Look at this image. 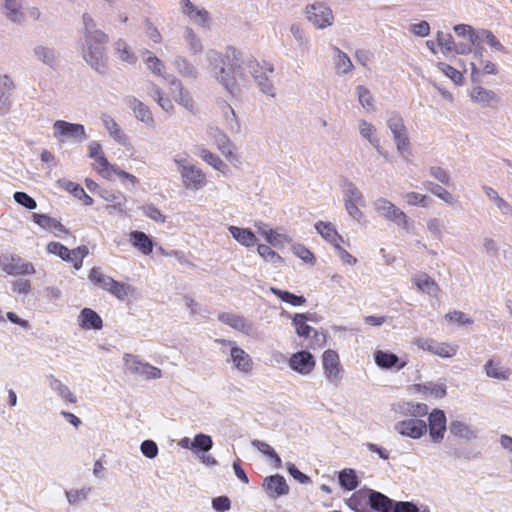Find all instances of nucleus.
Masks as SVG:
<instances>
[{
	"label": "nucleus",
	"instance_id": "obj_24",
	"mask_svg": "<svg viewBox=\"0 0 512 512\" xmlns=\"http://www.w3.org/2000/svg\"><path fill=\"white\" fill-rule=\"evenodd\" d=\"M471 100L482 107H495L500 102V97L492 90L481 86L474 87L470 92Z\"/></svg>",
	"mask_w": 512,
	"mask_h": 512
},
{
	"label": "nucleus",
	"instance_id": "obj_25",
	"mask_svg": "<svg viewBox=\"0 0 512 512\" xmlns=\"http://www.w3.org/2000/svg\"><path fill=\"white\" fill-rule=\"evenodd\" d=\"M33 55L36 60L48 66L49 68H56L58 63V53L54 48L43 44H37L33 48Z\"/></svg>",
	"mask_w": 512,
	"mask_h": 512
},
{
	"label": "nucleus",
	"instance_id": "obj_52",
	"mask_svg": "<svg viewBox=\"0 0 512 512\" xmlns=\"http://www.w3.org/2000/svg\"><path fill=\"white\" fill-rule=\"evenodd\" d=\"M89 279L92 283L98 285L104 290L109 292L114 279L110 276L104 275L98 268H92L89 274Z\"/></svg>",
	"mask_w": 512,
	"mask_h": 512
},
{
	"label": "nucleus",
	"instance_id": "obj_47",
	"mask_svg": "<svg viewBox=\"0 0 512 512\" xmlns=\"http://www.w3.org/2000/svg\"><path fill=\"white\" fill-rule=\"evenodd\" d=\"M338 481L340 486L348 491L355 490L359 484L355 470L350 468L343 469L339 472Z\"/></svg>",
	"mask_w": 512,
	"mask_h": 512
},
{
	"label": "nucleus",
	"instance_id": "obj_43",
	"mask_svg": "<svg viewBox=\"0 0 512 512\" xmlns=\"http://www.w3.org/2000/svg\"><path fill=\"white\" fill-rule=\"evenodd\" d=\"M197 155L207 164L211 165L215 170L221 173L227 172L228 166L222 161V159L217 154L212 153L211 151L204 147H199Z\"/></svg>",
	"mask_w": 512,
	"mask_h": 512
},
{
	"label": "nucleus",
	"instance_id": "obj_48",
	"mask_svg": "<svg viewBox=\"0 0 512 512\" xmlns=\"http://www.w3.org/2000/svg\"><path fill=\"white\" fill-rule=\"evenodd\" d=\"M270 292L277 296L281 301L292 306H302L306 303V298L302 295H295L289 291L281 290L276 287H270Z\"/></svg>",
	"mask_w": 512,
	"mask_h": 512
},
{
	"label": "nucleus",
	"instance_id": "obj_34",
	"mask_svg": "<svg viewBox=\"0 0 512 512\" xmlns=\"http://www.w3.org/2000/svg\"><path fill=\"white\" fill-rule=\"evenodd\" d=\"M487 377L507 381L510 379L511 370L501 366L500 362L489 359L483 366Z\"/></svg>",
	"mask_w": 512,
	"mask_h": 512
},
{
	"label": "nucleus",
	"instance_id": "obj_28",
	"mask_svg": "<svg viewBox=\"0 0 512 512\" xmlns=\"http://www.w3.org/2000/svg\"><path fill=\"white\" fill-rule=\"evenodd\" d=\"M368 502L369 508L376 512H392L393 510L394 500L373 489H370Z\"/></svg>",
	"mask_w": 512,
	"mask_h": 512
},
{
	"label": "nucleus",
	"instance_id": "obj_18",
	"mask_svg": "<svg viewBox=\"0 0 512 512\" xmlns=\"http://www.w3.org/2000/svg\"><path fill=\"white\" fill-rule=\"evenodd\" d=\"M395 430L402 436L419 439L427 432V424L421 419H408L397 422Z\"/></svg>",
	"mask_w": 512,
	"mask_h": 512
},
{
	"label": "nucleus",
	"instance_id": "obj_38",
	"mask_svg": "<svg viewBox=\"0 0 512 512\" xmlns=\"http://www.w3.org/2000/svg\"><path fill=\"white\" fill-rule=\"evenodd\" d=\"M176 71L184 78L195 80L198 77L197 68L185 57L177 56L172 62Z\"/></svg>",
	"mask_w": 512,
	"mask_h": 512
},
{
	"label": "nucleus",
	"instance_id": "obj_35",
	"mask_svg": "<svg viewBox=\"0 0 512 512\" xmlns=\"http://www.w3.org/2000/svg\"><path fill=\"white\" fill-rule=\"evenodd\" d=\"M219 320L231 328L246 334L251 330V324L243 316L237 314L222 313L219 315Z\"/></svg>",
	"mask_w": 512,
	"mask_h": 512
},
{
	"label": "nucleus",
	"instance_id": "obj_59",
	"mask_svg": "<svg viewBox=\"0 0 512 512\" xmlns=\"http://www.w3.org/2000/svg\"><path fill=\"white\" fill-rule=\"evenodd\" d=\"M115 49L118 54V58L124 62L129 64H135L137 61V57L135 54L129 51L126 42L122 39H119L115 42Z\"/></svg>",
	"mask_w": 512,
	"mask_h": 512
},
{
	"label": "nucleus",
	"instance_id": "obj_54",
	"mask_svg": "<svg viewBox=\"0 0 512 512\" xmlns=\"http://www.w3.org/2000/svg\"><path fill=\"white\" fill-rule=\"evenodd\" d=\"M184 39L188 45L191 54L196 55L202 52L203 46L200 39L196 36L193 29L186 27L184 31Z\"/></svg>",
	"mask_w": 512,
	"mask_h": 512
},
{
	"label": "nucleus",
	"instance_id": "obj_46",
	"mask_svg": "<svg viewBox=\"0 0 512 512\" xmlns=\"http://www.w3.org/2000/svg\"><path fill=\"white\" fill-rule=\"evenodd\" d=\"M375 127L366 120L359 121V133L360 135L369 141V143L377 150L381 152L380 140L375 136Z\"/></svg>",
	"mask_w": 512,
	"mask_h": 512
},
{
	"label": "nucleus",
	"instance_id": "obj_5",
	"mask_svg": "<svg viewBox=\"0 0 512 512\" xmlns=\"http://www.w3.org/2000/svg\"><path fill=\"white\" fill-rule=\"evenodd\" d=\"M54 137L60 143H82L87 139L85 127L82 124L57 120L53 124Z\"/></svg>",
	"mask_w": 512,
	"mask_h": 512
},
{
	"label": "nucleus",
	"instance_id": "obj_51",
	"mask_svg": "<svg viewBox=\"0 0 512 512\" xmlns=\"http://www.w3.org/2000/svg\"><path fill=\"white\" fill-rule=\"evenodd\" d=\"M424 188L447 204H452L454 201L453 195L448 190L434 182H425Z\"/></svg>",
	"mask_w": 512,
	"mask_h": 512
},
{
	"label": "nucleus",
	"instance_id": "obj_9",
	"mask_svg": "<svg viewBox=\"0 0 512 512\" xmlns=\"http://www.w3.org/2000/svg\"><path fill=\"white\" fill-rule=\"evenodd\" d=\"M387 127L393 135L397 151L403 155L408 151L410 145L403 118L398 113H392L387 120Z\"/></svg>",
	"mask_w": 512,
	"mask_h": 512
},
{
	"label": "nucleus",
	"instance_id": "obj_37",
	"mask_svg": "<svg viewBox=\"0 0 512 512\" xmlns=\"http://www.w3.org/2000/svg\"><path fill=\"white\" fill-rule=\"evenodd\" d=\"M316 231L329 243H331L334 247H336L339 242H343V238L338 234L335 227L330 222L318 221L315 224Z\"/></svg>",
	"mask_w": 512,
	"mask_h": 512
},
{
	"label": "nucleus",
	"instance_id": "obj_53",
	"mask_svg": "<svg viewBox=\"0 0 512 512\" xmlns=\"http://www.w3.org/2000/svg\"><path fill=\"white\" fill-rule=\"evenodd\" d=\"M392 512H431L427 505L418 506L411 501H395Z\"/></svg>",
	"mask_w": 512,
	"mask_h": 512
},
{
	"label": "nucleus",
	"instance_id": "obj_31",
	"mask_svg": "<svg viewBox=\"0 0 512 512\" xmlns=\"http://www.w3.org/2000/svg\"><path fill=\"white\" fill-rule=\"evenodd\" d=\"M396 411L404 416L417 419L428 414V406L424 403L401 401L397 404Z\"/></svg>",
	"mask_w": 512,
	"mask_h": 512
},
{
	"label": "nucleus",
	"instance_id": "obj_44",
	"mask_svg": "<svg viewBox=\"0 0 512 512\" xmlns=\"http://www.w3.org/2000/svg\"><path fill=\"white\" fill-rule=\"evenodd\" d=\"M483 41L487 42L491 48L500 52H505V47L490 30L479 29L476 31V34H473V44H477Z\"/></svg>",
	"mask_w": 512,
	"mask_h": 512
},
{
	"label": "nucleus",
	"instance_id": "obj_41",
	"mask_svg": "<svg viewBox=\"0 0 512 512\" xmlns=\"http://www.w3.org/2000/svg\"><path fill=\"white\" fill-rule=\"evenodd\" d=\"M101 120L109 135L117 143L125 145L127 142V136L121 130L120 126L116 123V121L107 114L102 115Z\"/></svg>",
	"mask_w": 512,
	"mask_h": 512
},
{
	"label": "nucleus",
	"instance_id": "obj_45",
	"mask_svg": "<svg viewBox=\"0 0 512 512\" xmlns=\"http://www.w3.org/2000/svg\"><path fill=\"white\" fill-rule=\"evenodd\" d=\"M449 431L454 436L465 438V439H473L476 438V431L469 424L459 421L453 420L450 422Z\"/></svg>",
	"mask_w": 512,
	"mask_h": 512
},
{
	"label": "nucleus",
	"instance_id": "obj_27",
	"mask_svg": "<svg viewBox=\"0 0 512 512\" xmlns=\"http://www.w3.org/2000/svg\"><path fill=\"white\" fill-rule=\"evenodd\" d=\"M374 361L378 367L381 369H391L396 367L397 370L403 369L407 362H400L399 357L392 352H385L382 350H378L374 353Z\"/></svg>",
	"mask_w": 512,
	"mask_h": 512
},
{
	"label": "nucleus",
	"instance_id": "obj_7",
	"mask_svg": "<svg viewBox=\"0 0 512 512\" xmlns=\"http://www.w3.org/2000/svg\"><path fill=\"white\" fill-rule=\"evenodd\" d=\"M308 21L317 29L330 27L334 22L332 9L324 2L309 4L305 9Z\"/></svg>",
	"mask_w": 512,
	"mask_h": 512
},
{
	"label": "nucleus",
	"instance_id": "obj_11",
	"mask_svg": "<svg viewBox=\"0 0 512 512\" xmlns=\"http://www.w3.org/2000/svg\"><path fill=\"white\" fill-rule=\"evenodd\" d=\"M414 343L419 349L429 351L430 353L442 358H451L458 351V346L445 342H438L432 338H417Z\"/></svg>",
	"mask_w": 512,
	"mask_h": 512
},
{
	"label": "nucleus",
	"instance_id": "obj_64",
	"mask_svg": "<svg viewBox=\"0 0 512 512\" xmlns=\"http://www.w3.org/2000/svg\"><path fill=\"white\" fill-rule=\"evenodd\" d=\"M14 201L23 206L24 208L28 210H34L37 208V202L36 200L28 195L26 192L17 191L13 195Z\"/></svg>",
	"mask_w": 512,
	"mask_h": 512
},
{
	"label": "nucleus",
	"instance_id": "obj_12",
	"mask_svg": "<svg viewBox=\"0 0 512 512\" xmlns=\"http://www.w3.org/2000/svg\"><path fill=\"white\" fill-rule=\"evenodd\" d=\"M165 80L170 85L172 93L177 92V94L174 95V100L186 110L195 114L196 106L193 97L189 91L183 87L182 82L174 75H166Z\"/></svg>",
	"mask_w": 512,
	"mask_h": 512
},
{
	"label": "nucleus",
	"instance_id": "obj_56",
	"mask_svg": "<svg viewBox=\"0 0 512 512\" xmlns=\"http://www.w3.org/2000/svg\"><path fill=\"white\" fill-rule=\"evenodd\" d=\"M356 90L359 103L362 107L367 111H374V98L369 89L363 85H358Z\"/></svg>",
	"mask_w": 512,
	"mask_h": 512
},
{
	"label": "nucleus",
	"instance_id": "obj_26",
	"mask_svg": "<svg viewBox=\"0 0 512 512\" xmlns=\"http://www.w3.org/2000/svg\"><path fill=\"white\" fill-rule=\"evenodd\" d=\"M46 381L48 383L49 388L56 392L58 396L63 399L65 402L75 404L77 403V397L70 390V388L65 385L60 379H58L53 374H49L46 376Z\"/></svg>",
	"mask_w": 512,
	"mask_h": 512
},
{
	"label": "nucleus",
	"instance_id": "obj_49",
	"mask_svg": "<svg viewBox=\"0 0 512 512\" xmlns=\"http://www.w3.org/2000/svg\"><path fill=\"white\" fill-rule=\"evenodd\" d=\"M307 321H313V319L303 313L295 314L292 319L293 325L296 328V333L301 337H308L312 331V327L307 324Z\"/></svg>",
	"mask_w": 512,
	"mask_h": 512
},
{
	"label": "nucleus",
	"instance_id": "obj_10",
	"mask_svg": "<svg viewBox=\"0 0 512 512\" xmlns=\"http://www.w3.org/2000/svg\"><path fill=\"white\" fill-rule=\"evenodd\" d=\"M124 363L130 373L140 376L146 380L158 379L162 376V372L159 368L152 366L147 362H143L136 355L125 354Z\"/></svg>",
	"mask_w": 512,
	"mask_h": 512
},
{
	"label": "nucleus",
	"instance_id": "obj_50",
	"mask_svg": "<svg viewBox=\"0 0 512 512\" xmlns=\"http://www.w3.org/2000/svg\"><path fill=\"white\" fill-rule=\"evenodd\" d=\"M417 391L423 392L425 394H430L433 397L440 399L446 395V386L445 384H438L433 382H428L424 384L415 385Z\"/></svg>",
	"mask_w": 512,
	"mask_h": 512
},
{
	"label": "nucleus",
	"instance_id": "obj_61",
	"mask_svg": "<svg viewBox=\"0 0 512 512\" xmlns=\"http://www.w3.org/2000/svg\"><path fill=\"white\" fill-rule=\"evenodd\" d=\"M258 254L264 258L266 261L273 263L274 265H278L283 262L282 257L272 250L268 245L259 244L257 247Z\"/></svg>",
	"mask_w": 512,
	"mask_h": 512
},
{
	"label": "nucleus",
	"instance_id": "obj_8",
	"mask_svg": "<svg viewBox=\"0 0 512 512\" xmlns=\"http://www.w3.org/2000/svg\"><path fill=\"white\" fill-rule=\"evenodd\" d=\"M222 348L230 347L228 362H232L234 367L241 373L249 374L253 369V360L251 356L242 348L237 346L236 342L226 339L218 340Z\"/></svg>",
	"mask_w": 512,
	"mask_h": 512
},
{
	"label": "nucleus",
	"instance_id": "obj_1",
	"mask_svg": "<svg viewBox=\"0 0 512 512\" xmlns=\"http://www.w3.org/2000/svg\"><path fill=\"white\" fill-rule=\"evenodd\" d=\"M83 22V46L82 56L85 62L97 73L105 74L107 71L106 45L109 36L97 25L88 13L82 16Z\"/></svg>",
	"mask_w": 512,
	"mask_h": 512
},
{
	"label": "nucleus",
	"instance_id": "obj_29",
	"mask_svg": "<svg viewBox=\"0 0 512 512\" xmlns=\"http://www.w3.org/2000/svg\"><path fill=\"white\" fill-rule=\"evenodd\" d=\"M101 198L110 203L107 209H113L119 213H125V204L127 199L123 193L113 189H101L99 192Z\"/></svg>",
	"mask_w": 512,
	"mask_h": 512
},
{
	"label": "nucleus",
	"instance_id": "obj_3",
	"mask_svg": "<svg viewBox=\"0 0 512 512\" xmlns=\"http://www.w3.org/2000/svg\"><path fill=\"white\" fill-rule=\"evenodd\" d=\"M373 207L378 215L385 220L393 222L406 231L410 230L412 224L408 216L388 199L383 197L376 199L373 202Z\"/></svg>",
	"mask_w": 512,
	"mask_h": 512
},
{
	"label": "nucleus",
	"instance_id": "obj_60",
	"mask_svg": "<svg viewBox=\"0 0 512 512\" xmlns=\"http://www.w3.org/2000/svg\"><path fill=\"white\" fill-rule=\"evenodd\" d=\"M47 251L51 254L59 256L64 261H72V250L59 242H50L47 245Z\"/></svg>",
	"mask_w": 512,
	"mask_h": 512
},
{
	"label": "nucleus",
	"instance_id": "obj_30",
	"mask_svg": "<svg viewBox=\"0 0 512 512\" xmlns=\"http://www.w3.org/2000/svg\"><path fill=\"white\" fill-rule=\"evenodd\" d=\"M78 320L80 327L83 329L100 330L103 327V321L99 314L90 308H83Z\"/></svg>",
	"mask_w": 512,
	"mask_h": 512
},
{
	"label": "nucleus",
	"instance_id": "obj_58",
	"mask_svg": "<svg viewBox=\"0 0 512 512\" xmlns=\"http://www.w3.org/2000/svg\"><path fill=\"white\" fill-rule=\"evenodd\" d=\"M133 290L131 285L114 280L109 292L117 299L123 301L132 294Z\"/></svg>",
	"mask_w": 512,
	"mask_h": 512
},
{
	"label": "nucleus",
	"instance_id": "obj_22",
	"mask_svg": "<svg viewBox=\"0 0 512 512\" xmlns=\"http://www.w3.org/2000/svg\"><path fill=\"white\" fill-rule=\"evenodd\" d=\"M15 83L8 74L0 76V113L6 114L11 107V96Z\"/></svg>",
	"mask_w": 512,
	"mask_h": 512
},
{
	"label": "nucleus",
	"instance_id": "obj_16",
	"mask_svg": "<svg viewBox=\"0 0 512 512\" xmlns=\"http://www.w3.org/2000/svg\"><path fill=\"white\" fill-rule=\"evenodd\" d=\"M180 10L193 23L208 28L210 25V14L204 8H198L190 0H180Z\"/></svg>",
	"mask_w": 512,
	"mask_h": 512
},
{
	"label": "nucleus",
	"instance_id": "obj_62",
	"mask_svg": "<svg viewBox=\"0 0 512 512\" xmlns=\"http://www.w3.org/2000/svg\"><path fill=\"white\" fill-rule=\"evenodd\" d=\"M90 492H91L90 487H84L82 489H73V490L66 491L65 494H66L68 502L71 505H74V504H78V503L86 500L88 495L90 494Z\"/></svg>",
	"mask_w": 512,
	"mask_h": 512
},
{
	"label": "nucleus",
	"instance_id": "obj_19",
	"mask_svg": "<svg viewBox=\"0 0 512 512\" xmlns=\"http://www.w3.org/2000/svg\"><path fill=\"white\" fill-rule=\"evenodd\" d=\"M214 142L223 156L232 164L240 163V157L236 153L234 143L228 138L226 134L218 129L213 133Z\"/></svg>",
	"mask_w": 512,
	"mask_h": 512
},
{
	"label": "nucleus",
	"instance_id": "obj_21",
	"mask_svg": "<svg viewBox=\"0 0 512 512\" xmlns=\"http://www.w3.org/2000/svg\"><path fill=\"white\" fill-rule=\"evenodd\" d=\"M2 13L14 24L22 25L25 22L22 0H2Z\"/></svg>",
	"mask_w": 512,
	"mask_h": 512
},
{
	"label": "nucleus",
	"instance_id": "obj_20",
	"mask_svg": "<svg viewBox=\"0 0 512 512\" xmlns=\"http://www.w3.org/2000/svg\"><path fill=\"white\" fill-rule=\"evenodd\" d=\"M289 366L302 375H308L315 367V360L310 352L299 351L290 357Z\"/></svg>",
	"mask_w": 512,
	"mask_h": 512
},
{
	"label": "nucleus",
	"instance_id": "obj_17",
	"mask_svg": "<svg viewBox=\"0 0 512 512\" xmlns=\"http://www.w3.org/2000/svg\"><path fill=\"white\" fill-rule=\"evenodd\" d=\"M262 488L271 499H276L289 493L286 479L280 474L265 477Z\"/></svg>",
	"mask_w": 512,
	"mask_h": 512
},
{
	"label": "nucleus",
	"instance_id": "obj_55",
	"mask_svg": "<svg viewBox=\"0 0 512 512\" xmlns=\"http://www.w3.org/2000/svg\"><path fill=\"white\" fill-rule=\"evenodd\" d=\"M213 447V440L211 436L198 433L195 435L193 439V451L197 453V451H201L203 453L208 452Z\"/></svg>",
	"mask_w": 512,
	"mask_h": 512
},
{
	"label": "nucleus",
	"instance_id": "obj_2",
	"mask_svg": "<svg viewBox=\"0 0 512 512\" xmlns=\"http://www.w3.org/2000/svg\"><path fill=\"white\" fill-rule=\"evenodd\" d=\"M241 53L234 47H227L224 54L210 49L206 59L215 79L230 93L236 88V75L241 68Z\"/></svg>",
	"mask_w": 512,
	"mask_h": 512
},
{
	"label": "nucleus",
	"instance_id": "obj_6",
	"mask_svg": "<svg viewBox=\"0 0 512 512\" xmlns=\"http://www.w3.org/2000/svg\"><path fill=\"white\" fill-rule=\"evenodd\" d=\"M0 267L8 275L12 276H26L36 272L31 262L12 253H6L0 256Z\"/></svg>",
	"mask_w": 512,
	"mask_h": 512
},
{
	"label": "nucleus",
	"instance_id": "obj_40",
	"mask_svg": "<svg viewBox=\"0 0 512 512\" xmlns=\"http://www.w3.org/2000/svg\"><path fill=\"white\" fill-rule=\"evenodd\" d=\"M343 195H344V204L345 203H359L360 206L365 204L364 196L362 192L357 188V186L345 179L342 183Z\"/></svg>",
	"mask_w": 512,
	"mask_h": 512
},
{
	"label": "nucleus",
	"instance_id": "obj_36",
	"mask_svg": "<svg viewBox=\"0 0 512 512\" xmlns=\"http://www.w3.org/2000/svg\"><path fill=\"white\" fill-rule=\"evenodd\" d=\"M412 280L417 288L423 293L431 296H437V293L439 292V286L428 274H417L413 277Z\"/></svg>",
	"mask_w": 512,
	"mask_h": 512
},
{
	"label": "nucleus",
	"instance_id": "obj_4",
	"mask_svg": "<svg viewBox=\"0 0 512 512\" xmlns=\"http://www.w3.org/2000/svg\"><path fill=\"white\" fill-rule=\"evenodd\" d=\"M247 67L260 91L271 98H274L276 96V89L269 78V75L274 72L273 65L267 62L260 65L256 60L250 59L247 62Z\"/></svg>",
	"mask_w": 512,
	"mask_h": 512
},
{
	"label": "nucleus",
	"instance_id": "obj_23",
	"mask_svg": "<svg viewBox=\"0 0 512 512\" xmlns=\"http://www.w3.org/2000/svg\"><path fill=\"white\" fill-rule=\"evenodd\" d=\"M125 102L139 121L145 123L148 126H153L154 118L147 105H145L134 96L126 97Z\"/></svg>",
	"mask_w": 512,
	"mask_h": 512
},
{
	"label": "nucleus",
	"instance_id": "obj_14",
	"mask_svg": "<svg viewBox=\"0 0 512 512\" xmlns=\"http://www.w3.org/2000/svg\"><path fill=\"white\" fill-rule=\"evenodd\" d=\"M179 173L183 186L188 190L198 191L207 184L205 173L195 165L183 167V169L179 170Z\"/></svg>",
	"mask_w": 512,
	"mask_h": 512
},
{
	"label": "nucleus",
	"instance_id": "obj_42",
	"mask_svg": "<svg viewBox=\"0 0 512 512\" xmlns=\"http://www.w3.org/2000/svg\"><path fill=\"white\" fill-rule=\"evenodd\" d=\"M130 239L133 246L140 250L144 255H148L153 251V242L151 238L142 231H132Z\"/></svg>",
	"mask_w": 512,
	"mask_h": 512
},
{
	"label": "nucleus",
	"instance_id": "obj_63",
	"mask_svg": "<svg viewBox=\"0 0 512 512\" xmlns=\"http://www.w3.org/2000/svg\"><path fill=\"white\" fill-rule=\"evenodd\" d=\"M404 198L406 203L410 206L428 207L431 202L428 196L417 192H408L405 194Z\"/></svg>",
	"mask_w": 512,
	"mask_h": 512
},
{
	"label": "nucleus",
	"instance_id": "obj_15",
	"mask_svg": "<svg viewBox=\"0 0 512 512\" xmlns=\"http://www.w3.org/2000/svg\"><path fill=\"white\" fill-rule=\"evenodd\" d=\"M323 369L329 382L338 385L341 380L339 356L334 350H326L322 356Z\"/></svg>",
	"mask_w": 512,
	"mask_h": 512
},
{
	"label": "nucleus",
	"instance_id": "obj_39",
	"mask_svg": "<svg viewBox=\"0 0 512 512\" xmlns=\"http://www.w3.org/2000/svg\"><path fill=\"white\" fill-rule=\"evenodd\" d=\"M228 230L232 237L245 247H252L257 243L255 234L248 228L230 226Z\"/></svg>",
	"mask_w": 512,
	"mask_h": 512
},
{
	"label": "nucleus",
	"instance_id": "obj_32",
	"mask_svg": "<svg viewBox=\"0 0 512 512\" xmlns=\"http://www.w3.org/2000/svg\"><path fill=\"white\" fill-rule=\"evenodd\" d=\"M370 488H362L352 494L347 500V505L356 512H368V497Z\"/></svg>",
	"mask_w": 512,
	"mask_h": 512
},
{
	"label": "nucleus",
	"instance_id": "obj_57",
	"mask_svg": "<svg viewBox=\"0 0 512 512\" xmlns=\"http://www.w3.org/2000/svg\"><path fill=\"white\" fill-rule=\"evenodd\" d=\"M437 44L441 47L442 53L445 55L452 54L455 50V41L450 33L439 31L437 33Z\"/></svg>",
	"mask_w": 512,
	"mask_h": 512
},
{
	"label": "nucleus",
	"instance_id": "obj_13",
	"mask_svg": "<svg viewBox=\"0 0 512 512\" xmlns=\"http://www.w3.org/2000/svg\"><path fill=\"white\" fill-rule=\"evenodd\" d=\"M446 422V415L443 410L433 409L429 413L427 430L432 442H442L447 429Z\"/></svg>",
	"mask_w": 512,
	"mask_h": 512
},
{
	"label": "nucleus",
	"instance_id": "obj_33",
	"mask_svg": "<svg viewBox=\"0 0 512 512\" xmlns=\"http://www.w3.org/2000/svg\"><path fill=\"white\" fill-rule=\"evenodd\" d=\"M333 63L338 75H345L351 72L354 65L349 56L338 47H333Z\"/></svg>",
	"mask_w": 512,
	"mask_h": 512
}]
</instances>
